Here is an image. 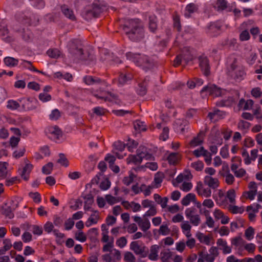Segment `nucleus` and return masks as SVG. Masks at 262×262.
I'll use <instances>...</instances> for the list:
<instances>
[{
    "label": "nucleus",
    "instance_id": "f3484780",
    "mask_svg": "<svg viewBox=\"0 0 262 262\" xmlns=\"http://www.w3.org/2000/svg\"><path fill=\"white\" fill-rule=\"evenodd\" d=\"M133 78V74L130 72H126L125 73H121L119 75V79L117 81L119 86H123L124 84H128L130 83Z\"/></svg>",
    "mask_w": 262,
    "mask_h": 262
},
{
    "label": "nucleus",
    "instance_id": "09e8293b",
    "mask_svg": "<svg viewBox=\"0 0 262 262\" xmlns=\"http://www.w3.org/2000/svg\"><path fill=\"white\" fill-rule=\"evenodd\" d=\"M204 163L202 161L198 160L196 162L191 163V166L195 170L200 171H202L204 168Z\"/></svg>",
    "mask_w": 262,
    "mask_h": 262
},
{
    "label": "nucleus",
    "instance_id": "6ab92c4d",
    "mask_svg": "<svg viewBox=\"0 0 262 262\" xmlns=\"http://www.w3.org/2000/svg\"><path fill=\"white\" fill-rule=\"evenodd\" d=\"M81 197L84 200V209L85 211H93L92 206L94 203V196L91 193L82 194Z\"/></svg>",
    "mask_w": 262,
    "mask_h": 262
},
{
    "label": "nucleus",
    "instance_id": "6e6d98bb",
    "mask_svg": "<svg viewBox=\"0 0 262 262\" xmlns=\"http://www.w3.org/2000/svg\"><path fill=\"white\" fill-rule=\"evenodd\" d=\"M82 230H78L75 234V238L77 241L80 242H84L86 241V236L85 234L81 232Z\"/></svg>",
    "mask_w": 262,
    "mask_h": 262
},
{
    "label": "nucleus",
    "instance_id": "0e129e2a",
    "mask_svg": "<svg viewBox=\"0 0 262 262\" xmlns=\"http://www.w3.org/2000/svg\"><path fill=\"white\" fill-rule=\"evenodd\" d=\"M64 218L61 216H55L54 217V224L57 227L62 226L64 222Z\"/></svg>",
    "mask_w": 262,
    "mask_h": 262
},
{
    "label": "nucleus",
    "instance_id": "b1692460",
    "mask_svg": "<svg viewBox=\"0 0 262 262\" xmlns=\"http://www.w3.org/2000/svg\"><path fill=\"white\" fill-rule=\"evenodd\" d=\"M83 81L88 85L99 84L102 82L100 78L90 75L84 76L83 78Z\"/></svg>",
    "mask_w": 262,
    "mask_h": 262
},
{
    "label": "nucleus",
    "instance_id": "2f4dec72",
    "mask_svg": "<svg viewBox=\"0 0 262 262\" xmlns=\"http://www.w3.org/2000/svg\"><path fill=\"white\" fill-rule=\"evenodd\" d=\"M149 29L152 32H155L157 28V18L155 15L149 16Z\"/></svg>",
    "mask_w": 262,
    "mask_h": 262
},
{
    "label": "nucleus",
    "instance_id": "39448f33",
    "mask_svg": "<svg viewBox=\"0 0 262 262\" xmlns=\"http://www.w3.org/2000/svg\"><path fill=\"white\" fill-rule=\"evenodd\" d=\"M227 75L231 79L236 82H241L246 76L245 68L238 64L237 60L234 59L227 67Z\"/></svg>",
    "mask_w": 262,
    "mask_h": 262
},
{
    "label": "nucleus",
    "instance_id": "393cba45",
    "mask_svg": "<svg viewBox=\"0 0 262 262\" xmlns=\"http://www.w3.org/2000/svg\"><path fill=\"white\" fill-rule=\"evenodd\" d=\"M148 80V78L146 77L143 81L139 83L137 92L139 95L144 96L146 94L147 91L146 87Z\"/></svg>",
    "mask_w": 262,
    "mask_h": 262
},
{
    "label": "nucleus",
    "instance_id": "9b49d317",
    "mask_svg": "<svg viewBox=\"0 0 262 262\" xmlns=\"http://www.w3.org/2000/svg\"><path fill=\"white\" fill-rule=\"evenodd\" d=\"M192 55L188 51L185 53H182L176 56L174 60V64L175 66H178L182 63L187 64L192 61Z\"/></svg>",
    "mask_w": 262,
    "mask_h": 262
},
{
    "label": "nucleus",
    "instance_id": "603ef678",
    "mask_svg": "<svg viewBox=\"0 0 262 262\" xmlns=\"http://www.w3.org/2000/svg\"><path fill=\"white\" fill-rule=\"evenodd\" d=\"M257 190H249L248 191H245L243 193V196L246 199H249L250 200H253L255 199V196L257 193Z\"/></svg>",
    "mask_w": 262,
    "mask_h": 262
},
{
    "label": "nucleus",
    "instance_id": "ddd939ff",
    "mask_svg": "<svg viewBox=\"0 0 262 262\" xmlns=\"http://www.w3.org/2000/svg\"><path fill=\"white\" fill-rule=\"evenodd\" d=\"M200 67L204 75L208 76L210 74V64L208 58L204 55L199 57Z\"/></svg>",
    "mask_w": 262,
    "mask_h": 262
},
{
    "label": "nucleus",
    "instance_id": "20e7f679",
    "mask_svg": "<svg viewBox=\"0 0 262 262\" xmlns=\"http://www.w3.org/2000/svg\"><path fill=\"white\" fill-rule=\"evenodd\" d=\"M77 40H72L69 43V52L79 59L84 61L88 64H92L95 62V56L89 52H84L83 50L79 48L77 45Z\"/></svg>",
    "mask_w": 262,
    "mask_h": 262
},
{
    "label": "nucleus",
    "instance_id": "de8ad7c7",
    "mask_svg": "<svg viewBox=\"0 0 262 262\" xmlns=\"http://www.w3.org/2000/svg\"><path fill=\"white\" fill-rule=\"evenodd\" d=\"M227 2L225 0H217L216 3V7L217 11L224 10L227 7Z\"/></svg>",
    "mask_w": 262,
    "mask_h": 262
},
{
    "label": "nucleus",
    "instance_id": "e433bc0d",
    "mask_svg": "<svg viewBox=\"0 0 262 262\" xmlns=\"http://www.w3.org/2000/svg\"><path fill=\"white\" fill-rule=\"evenodd\" d=\"M135 129L139 132H144L146 130V126L144 122L137 120L134 124Z\"/></svg>",
    "mask_w": 262,
    "mask_h": 262
},
{
    "label": "nucleus",
    "instance_id": "4d7b16f0",
    "mask_svg": "<svg viewBox=\"0 0 262 262\" xmlns=\"http://www.w3.org/2000/svg\"><path fill=\"white\" fill-rule=\"evenodd\" d=\"M39 99L42 102H47L50 101L52 97L50 95L46 93H41L38 96Z\"/></svg>",
    "mask_w": 262,
    "mask_h": 262
},
{
    "label": "nucleus",
    "instance_id": "f257e3e1",
    "mask_svg": "<svg viewBox=\"0 0 262 262\" xmlns=\"http://www.w3.org/2000/svg\"><path fill=\"white\" fill-rule=\"evenodd\" d=\"M130 40L137 41L144 37V29L141 21L138 18L126 20L122 27Z\"/></svg>",
    "mask_w": 262,
    "mask_h": 262
},
{
    "label": "nucleus",
    "instance_id": "338daca9",
    "mask_svg": "<svg viewBox=\"0 0 262 262\" xmlns=\"http://www.w3.org/2000/svg\"><path fill=\"white\" fill-rule=\"evenodd\" d=\"M251 93L252 96L256 98H259L262 96V91L259 87L252 89Z\"/></svg>",
    "mask_w": 262,
    "mask_h": 262
},
{
    "label": "nucleus",
    "instance_id": "4be33fe9",
    "mask_svg": "<svg viewBox=\"0 0 262 262\" xmlns=\"http://www.w3.org/2000/svg\"><path fill=\"white\" fill-rule=\"evenodd\" d=\"M211 188L205 187L202 184L198 185L196 189L199 195L208 198L211 196Z\"/></svg>",
    "mask_w": 262,
    "mask_h": 262
},
{
    "label": "nucleus",
    "instance_id": "49530a36",
    "mask_svg": "<svg viewBox=\"0 0 262 262\" xmlns=\"http://www.w3.org/2000/svg\"><path fill=\"white\" fill-rule=\"evenodd\" d=\"M31 5L37 9H42L45 6V2L43 0H29Z\"/></svg>",
    "mask_w": 262,
    "mask_h": 262
},
{
    "label": "nucleus",
    "instance_id": "774afa93",
    "mask_svg": "<svg viewBox=\"0 0 262 262\" xmlns=\"http://www.w3.org/2000/svg\"><path fill=\"white\" fill-rule=\"evenodd\" d=\"M137 142L135 140L129 139L126 145L129 151H133L137 147Z\"/></svg>",
    "mask_w": 262,
    "mask_h": 262
},
{
    "label": "nucleus",
    "instance_id": "e2e57ef3",
    "mask_svg": "<svg viewBox=\"0 0 262 262\" xmlns=\"http://www.w3.org/2000/svg\"><path fill=\"white\" fill-rule=\"evenodd\" d=\"M250 38V33L247 30L242 31L239 34V39L242 41L248 40Z\"/></svg>",
    "mask_w": 262,
    "mask_h": 262
},
{
    "label": "nucleus",
    "instance_id": "5fc2aeb1",
    "mask_svg": "<svg viewBox=\"0 0 262 262\" xmlns=\"http://www.w3.org/2000/svg\"><path fill=\"white\" fill-rule=\"evenodd\" d=\"M60 117L59 111L55 108L53 110L49 115V119L51 120H57Z\"/></svg>",
    "mask_w": 262,
    "mask_h": 262
},
{
    "label": "nucleus",
    "instance_id": "0eeeda50",
    "mask_svg": "<svg viewBox=\"0 0 262 262\" xmlns=\"http://www.w3.org/2000/svg\"><path fill=\"white\" fill-rule=\"evenodd\" d=\"M156 213L157 210L154 206H151L149 209L145 213L143 219L137 215L133 216L132 217L134 221L138 224L141 229H149L150 227V223L147 217L154 216Z\"/></svg>",
    "mask_w": 262,
    "mask_h": 262
},
{
    "label": "nucleus",
    "instance_id": "72a5a7b5",
    "mask_svg": "<svg viewBox=\"0 0 262 262\" xmlns=\"http://www.w3.org/2000/svg\"><path fill=\"white\" fill-rule=\"evenodd\" d=\"M32 165L31 164H26L25 167L23 168L21 177L26 181L28 180L29 179V174L32 168Z\"/></svg>",
    "mask_w": 262,
    "mask_h": 262
},
{
    "label": "nucleus",
    "instance_id": "c85d7f7f",
    "mask_svg": "<svg viewBox=\"0 0 262 262\" xmlns=\"http://www.w3.org/2000/svg\"><path fill=\"white\" fill-rule=\"evenodd\" d=\"M191 202H195V195L192 193L187 194L181 201L183 205L187 206L189 205Z\"/></svg>",
    "mask_w": 262,
    "mask_h": 262
},
{
    "label": "nucleus",
    "instance_id": "a19ab883",
    "mask_svg": "<svg viewBox=\"0 0 262 262\" xmlns=\"http://www.w3.org/2000/svg\"><path fill=\"white\" fill-rule=\"evenodd\" d=\"M48 233L53 231L56 237V242L58 245H62L64 243L63 237L64 234L58 232L59 230H47Z\"/></svg>",
    "mask_w": 262,
    "mask_h": 262
},
{
    "label": "nucleus",
    "instance_id": "58836bf2",
    "mask_svg": "<svg viewBox=\"0 0 262 262\" xmlns=\"http://www.w3.org/2000/svg\"><path fill=\"white\" fill-rule=\"evenodd\" d=\"M130 249L134 251L136 254H141L143 253V249L136 242H132L130 245Z\"/></svg>",
    "mask_w": 262,
    "mask_h": 262
},
{
    "label": "nucleus",
    "instance_id": "13d9d810",
    "mask_svg": "<svg viewBox=\"0 0 262 262\" xmlns=\"http://www.w3.org/2000/svg\"><path fill=\"white\" fill-rule=\"evenodd\" d=\"M167 160L170 164H176L178 160V154L176 152H172L169 155Z\"/></svg>",
    "mask_w": 262,
    "mask_h": 262
},
{
    "label": "nucleus",
    "instance_id": "37998d69",
    "mask_svg": "<svg viewBox=\"0 0 262 262\" xmlns=\"http://www.w3.org/2000/svg\"><path fill=\"white\" fill-rule=\"evenodd\" d=\"M47 54L51 58L56 59L60 56V52L57 49H51L47 51Z\"/></svg>",
    "mask_w": 262,
    "mask_h": 262
},
{
    "label": "nucleus",
    "instance_id": "bb28decb",
    "mask_svg": "<svg viewBox=\"0 0 262 262\" xmlns=\"http://www.w3.org/2000/svg\"><path fill=\"white\" fill-rule=\"evenodd\" d=\"M159 248L160 247L157 245H154L151 246L150 253L148 255L149 259L153 261H156L158 259Z\"/></svg>",
    "mask_w": 262,
    "mask_h": 262
},
{
    "label": "nucleus",
    "instance_id": "1a4fd4ad",
    "mask_svg": "<svg viewBox=\"0 0 262 262\" xmlns=\"http://www.w3.org/2000/svg\"><path fill=\"white\" fill-rule=\"evenodd\" d=\"M19 61L18 59L11 57H6L4 59L5 64L8 67H15L19 64L20 66H22L31 71H33L37 73H40L39 70H37L32 66L30 61L23 59L20 60V62H19Z\"/></svg>",
    "mask_w": 262,
    "mask_h": 262
},
{
    "label": "nucleus",
    "instance_id": "ea45409f",
    "mask_svg": "<svg viewBox=\"0 0 262 262\" xmlns=\"http://www.w3.org/2000/svg\"><path fill=\"white\" fill-rule=\"evenodd\" d=\"M144 167L149 168L152 171H155L158 169V167L156 162H147L144 166H142L140 167H137L135 168V170L137 171L140 168H143Z\"/></svg>",
    "mask_w": 262,
    "mask_h": 262
},
{
    "label": "nucleus",
    "instance_id": "423d86ee",
    "mask_svg": "<svg viewBox=\"0 0 262 262\" xmlns=\"http://www.w3.org/2000/svg\"><path fill=\"white\" fill-rule=\"evenodd\" d=\"M152 155L147 151V149L144 147H140L137 150L136 155H129L126 158V162L128 164H140L143 159L151 160L154 159Z\"/></svg>",
    "mask_w": 262,
    "mask_h": 262
},
{
    "label": "nucleus",
    "instance_id": "f704fd0d",
    "mask_svg": "<svg viewBox=\"0 0 262 262\" xmlns=\"http://www.w3.org/2000/svg\"><path fill=\"white\" fill-rule=\"evenodd\" d=\"M203 133H200L197 137L193 138L190 141V145L193 147L198 146L203 142Z\"/></svg>",
    "mask_w": 262,
    "mask_h": 262
},
{
    "label": "nucleus",
    "instance_id": "cd10ccee",
    "mask_svg": "<svg viewBox=\"0 0 262 262\" xmlns=\"http://www.w3.org/2000/svg\"><path fill=\"white\" fill-rule=\"evenodd\" d=\"M220 21L212 22L208 26V31L210 33H217L221 28Z\"/></svg>",
    "mask_w": 262,
    "mask_h": 262
},
{
    "label": "nucleus",
    "instance_id": "f03ea898",
    "mask_svg": "<svg viewBox=\"0 0 262 262\" xmlns=\"http://www.w3.org/2000/svg\"><path fill=\"white\" fill-rule=\"evenodd\" d=\"M108 9L106 4L99 0H95L92 5L86 6L82 12L83 17L87 20L97 17L103 11Z\"/></svg>",
    "mask_w": 262,
    "mask_h": 262
},
{
    "label": "nucleus",
    "instance_id": "412c9836",
    "mask_svg": "<svg viewBox=\"0 0 262 262\" xmlns=\"http://www.w3.org/2000/svg\"><path fill=\"white\" fill-rule=\"evenodd\" d=\"M61 11L66 17L71 20H75L76 19V17L73 10L68 5H62L61 6Z\"/></svg>",
    "mask_w": 262,
    "mask_h": 262
},
{
    "label": "nucleus",
    "instance_id": "6e6552de",
    "mask_svg": "<svg viewBox=\"0 0 262 262\" xmlns=\"http://www.w3.org/2000/svg\"><path fill=\"white\" fill-rule=\"evenodd\" d=\"M201 94L202 97L210 96L212 97H218L224 95L226 90L214 84H209L204 86L201 90Z\"/></svg>",
    "mask_w": 262,
    "mask_h": 262
},
{
    "label": "nucleus",
    "instance_id": "864d4df0",
    "mask_svg": "<svg viewBox=\"0 0 262 262\" xmlns=\"http://www.w3.org/2000/svg\"><path fill=\"white\" fill-rule=\"evenodd\" d=\"M53 164L52 162H49L42 167V171L44 174H49L51 173L53 169Z\"/></svg>",
    "mask_w": 262,
    "mask_h": 262
},
{
    "label": "nucleus",
    "instance_id": "3c124183",
    "mask_svg": "<svg viewBox=\"0 0 262 262\" xmlns=\"http://www.w3.org/2000/svg\"><path fill=\"white\" fill-rule=\"evenodd\" d=\"M59 157L57 162L64 167L68 166L69 162L65 155L63 154H60L59 155Z\"/></svg>",
    "mask_w": 262,
    "mask_h": 262
},
{
    "label": "nucleus",
    "instance_id": "680f3d73",
    "mask_svg": "<svg viewBox=\"0 0 262 262\" xmlns=\"http://www.w3.org/2000/svg\"><path fill=\"white\" fill-rule=\"evenodd\" d=\"M235 192L234 189H230L227 192L226 198L228 199L231 203H234Z\"/></svg>",
    "mask_w": 262,
    "mask_h": 262
},
{
    "label": "nucleus",
    "instance_id": "5701e85b",
    "mask_svg": "<svg viewBox=\"0 0 262 262\" xmlns=\"http://www.w3.org/2000/svg\"><path fill=\"white\" fill-rule=\"evenodd\" d=\"M16 31L21 34L22 38L26 41H30L33 38V34L30 30L28 28H22L16 30Z\"/></svg>",
    "mask_w": 262,
    "mask_h": 262
},
{
    "label": "nucleus",
    "instance_id": "aec40b11",
    "mask_svg": "<svg viewBox=\"0 0 262 262\" xmlns=\"http://www.w3.org/2000/svg\"><path fill=\"white\" fill-rule=\"evenodd\" d=\"M204 184L213 189H216L219 186L218 179L213 178L210 176H206L204 178Z\"/></svg>",
    "mask_w": 262,
    "mask_h": 262
},
{
    "label": "nucleus",
    "instance_id": "9d476101",
    "mask_svg": "<svg viewBox=\"0 0 262 262\" xmlns=\"http://www.w3.org/2000/svg\"><path fill=\"white\" fill-rule=\"evenodd\" d=\"M185 215L192 225L197 226L201 223L200 215L197 213V210L195 208H187L185 210Z\"/></svg>",
    "mask_w": 262,
    "mask_h": 262
},
{
    "label": "nucleus",
    "instance_id": "a878e982",
    "mask_svg": "<svg viewBox=\"0 0 262 262\" xmlns=\"http://www.w3.org/2000/svg\"><path fill=\"white\" fill-rule=\"evenodd\" d=\"M28 101L24 102L22 105V107L25 110H31L34 109L36 106L34 105V103H36L37 100L33 98H26Z\"/></svg>",
    "mask_w": 262,
    "mask_h": 262
},
{
    "label": "nucleus",
    "instance_id": "c9c22d12",
    "mask_svg": "<svg viewBox=\"0 0 262 262\" xmlns=\"http://www.w3.org/2000/svg\"><path fill=\"white\" fill-rule=\"evenodd\" d=\"M204 213L207 216L206 221L204 224H203L202 226V228L205 227V225H207L209 228H213L214 226V221L211 216H208L209 214V212L208 210L204 209Z\"/></svg>",
    "mask_w": 262,
    "mask_h": 262
},
{
    "label": "nucleus",
    "instance_id": "4468645a",
    "mask_svg": "<svg viewBox=\"0 0 262 262\" xmlns=\"http://www.w3.org/2000/svg\"><path fill=\"white\" fill-rule=\"evenodd\" d=\"M225 116V113L218 109H214L213 111L209 112L207 117L212 122H215L219 120L223 119Z\"/></svg>",
    "mask_w": 262,
    "mask_h": 262
},
{
    "label": "nucleus",
    "instance_id": "c03bdc74",
    "mask_svg": "<svg viewBox=\"0 0 262 262\" xmlns=\"http://www.w3.org/2000/svg\"><path fill=\"white\" fill-rule=\"evenodd\" d=\"M6 208L3 210V213L5 215V216L9 219H12L14 217V213L13 211L14 210L12 209L10 207L7 206V204H5Z\"/></svg>",
    "mask_w": 262,
    "mask_h": 262
},
{
    "label": "nucleus",
    "instance_id": "473e14b6",
    "mask_svg": "<svg viewBox=\"0 0 262 262\" xmlns=\"http://www.w3.org/2000/svg\"><path fill=\"white\" fill-rule=\"evenodd\" d=\"M97 213V212L95 211L89 217L88 220L86 221L85 226L87 227H89L91 226L96 224L97 223L98 216V215L96 214Z\"/></svg>",
    "mask_w": 262,
    "mask_h": 262
},
{
    "label": "nucleus",
    "instance_id": "2eb2a0df",
    "mask_svg": "<svg viewBox=\"0 0 262 262\" xmlns=\"http://www.w3.org/2000/svg\"><path fill=\"white\" fill-rule=\"evenodd\" d=\"M46 134L50 138L59 139L61 131L57 126H50L46 129Z\"/></svg>",
    "mask_w": 262,
    "mask_h": 262
},
{
    "label": "nucleus",
    "instance_id": "a211bd4d",
    "mask_svg": "<svg viewBox=\"0 0 262 262\" xmlns=\"http://www.w3.org/2000/svg\"><path fill=\"white\" fill-rule=\"evenodd\" d=\"M198 10V6L194 3H191L186 5L184 11V15L185 18H189L192 15Z\"/></svg>",
    "mask_w": 262,
    "mask_h": 262
},
{
    "label": "nucleus",
    "instance_id": "79ce46f5",
    "mask_svg": "<svg viewBox=\"0 0 262 262\" xmlns=\"http://www.w3.org/2000/svg\"><path fill=\"white\" fill-rule=\"evenodd\" d=\"M20 107L19 102L16 100H9L7 101V107L11 110H15Z\"/></svg>",
    "mask_w": 262,
    "mask_h": 262
},
{
    "label": "nucleus",
    "instance_id": "8fccbe9b",
    "mask_svg": "<svg viewBox=\"0 0 262 262\" xmlns=\"http://www.w3.org/2000/svg\"><path fill=\"white\" fill-rule=\"evenodd\" d=\"M207 153V150L205 149L204 147L201 146L200 148L195 149L193 151V154L194 156H195L196 157L199 158L201 156H205L206 154Z\"/></svg>",
    "mask_w": 262,
    "mask_h": 262
},
{
    "label": "nucleus",
    "instance_id": "7c9ffc66",
    "mask_svg": "<svg viewBox=\"0 0 262 262\" xmlns=\"http://www.w3.org/2000/svg\"><path fill=\"white\" fill-rule=\"evenodd\" d=\"M7 162H0V181L7 178L8 174Z\"/></svg>",
    "mask_w": 262,
    "mask_h": 262
},
{
    "label": "nucleus",
    "instance_id": "f8f14e48",
    "mask_svg": "<svg viewBox=\"0 0 262 262\" xmlns=\"http://www.w3.org/2000/svg\"><path fill=\"white\" fill-rule=\"evenodd\" d=\"M188 125V121L186 119H178L174 121L173 128L176 132L184 134Z\"/></svg>",
    "mask_w": 262,
    "mask_h": 262
},
{
    "label": "nucleus",
    "instance_id": "bf43d9fd",
    "mask_svg": "<svg viewBox=\"0 0 262 262\" xmlns=\"http://www.w3.org/2000/svg\"><path fill=\"white\" fill-rule=\"evenodd\" d=\"M23 229H42V226L37 225H31L28 222L25 223L22 227Z\"/></svg>",
    "mask_w": 262,
    "mask_h": 262
},
{
    "label": "nucleus",
    "instance_id": "4c0bfd02",
    "mask_svg": "<svg viewBox=\"0 0 262 262\" xmlns=\"http://www.w3.org/2000/svg\"><path fill=\"white\" fill-rule=\"evenodd\" d=\"M245 243V241L240 236L234 238L231 241L232 245L234 246L236 248L238 247L239 250L242 249Z\"/></svg>",
    "mask_w": 262,
    "mask_h": 262
},
{
    "label": "nucleus",
    "instance_id": "7ed1b4c3",
    "mask_svg": "<svg viewBox=\"0 0 262 262\" xmlns=\"http://www.w3.org/2000/svg\"><path fill=\"white\" fill-rule=\"evenodd\" d=\"M126 57L128 60L134 62L137 66L141 68L145 71L151 69L154 66L152 60L144 55L127 52Z\"/></svg>",
    "mask_w": 262,
    "mask_h": 262
},
{
    "label": "nucleus",
    "instance_id": "c756f323",
    "mask_svg": "<svg viewBox=\"0 0 262 262\" xmlns=\"http://www.w3.org/2000/svg\"><path fill=\"white\" fill-rule=\"evenodd\" d=\"M196 237L201 243L205 244L207 245L210 244L211 237L209 235H205L203 233L198 232L196 234Z\"/></svg>",
    "mask_w": 262,
    "mask_h": 262
},
{
    "label": "nucleus",
    "instance_id": "a18cd8bd",
    "mask_svg": "<svg viewBox=\"0 0 262 262\" xmlns=\"http://www.w3.org/2000/svg\"><path fill=\"white\" fill-rule=\"evenodd\" d=\"M257 58V54L252 52H250L248 56L247 57L246 61L248 64L253 65L255 63Z\"/></svg>",
    "mask_w": 262,
    "mask_h": 262
},
{
    "label": "nucleus",
    "instance_id": "69168bd1",
    "mask_svg": "<svg viewBox=\"0 0 262 262\" xmlns=\"http://www.w3.org/2000/svg\"><path fill=\"white\" fill-rule=\"evenodd\" d=\"M124 259L127 262H135L136 258L130 252H126L124 254Z\"/></svg>",
    "mask_w": 262,
    "mask_h": 262
},
{
    "label": "nucleus",
    "instance_id": "052dcab7",
    "mask_svg": "<svg viewBox=\"0 0 262 262\" xmlns=\"http://www.w3.org/2000/svg\"><path fill=\"white\" fill-rule=\"evenodd\" d=\"M113 145H114L115 150H118V152H119V151L121 152L123 150H124L126 145L124 143H123V142H122L121 141H118L115 142L114 143Z\"/></svg>",
    "mask_w": 262,
    "mask_h": 262
},
{
    "label": "nucleus",
    "instance_id": "dca6fc26",
    "mask_svg": "<svg viewBox=\"0 0 262 262\" xmlns=\"http://www.w3.org/2000/svg\"><path fill=\"white\" fill-rule=\"evenodd\" d=\"M96 96L99 99H102L105 102H108L110 104L116 102V96L107 91L100 94H97Z\"/></svg>",
    "mask_w": 262,
    "mask_h": 262
}]
</instances>
